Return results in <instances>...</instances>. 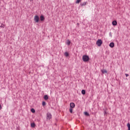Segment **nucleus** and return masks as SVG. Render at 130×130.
Returning a JSON list of instances; mask_svg holds the SVG:
<instances>
[{"label":"nucleus","instance_id":"1","mask_svg":"<svg viewBox=\"0 0 130 130\" xmlns=\"http://www.w3.org/2000/svg\"><path fill=\"white\" fill-rule=\"evenodd\" d=\"M89 56L87 55H84L82 56V60L85 62H87V61H89Z\"/></svg>","mask_w":130,"mask_h":130},{"label":"nucleus","instance_id":"2","mask_svg":"<svg viewBox=\"0 0 130 130\" xmlns=\"http://www.w3.org/2000/svg\"><path fill=\"white\" fill-rule=\"evenodd\" d=\"M102 43H103L102 40L99 39L96 41V45H98V46H100L101 45H102Z\"/></svg>","mask_w":130,"mask_h":130},{"label":"nucleus","instance_id":"3","mask_svg":"<svg viewBox=\"0 0 130 130\" xmlns=\"http://www.w3.org/2000/svg\"><path fill=\"white\" fill-rule=\"evenodd\" d=\"M34 21L36 23H38V22H39V16L36 15L34 17Z\"/></svg>","mask_w":130,"mask_h":130},{"label":"nucleus","instance_id":"4","mask_svg":"<svg viewBox=\"0 0 130 130\" xmlns=\"http://www.w3.org/2000/svg\"><path fill=\"white\" fill-rule=\"evenodd\" d=\"M52 117V115H51V114L50 113H48L47 114V119H50Z\"/></svg>","mask_w":130,"mask_h":130},{"label":"nucleus","instance_id":"5","mask_svg":"<svg viewBox=\"0 0 130 130\" xmlns=\"http://www.w3.org/2000/svg\"><path fill=\"white\" fill-rule=\"evenodd\" d=\"M75 106L76 105H75V103H70V108H75Z\"/></svg>","mask_w":130,"mask_h":130},{"label":"nucleus","instance_id":"6","mask_svg":"<svg viewBox=\"0 0 130 130\" xmlns=\"http://www.w3.org/2000/svg\"><path fill=\"white\" fill-rule=\"evenodd\" d=\"M112 24L113 26H116V25H117V21H116V20H114L112 21Z\"/></svg>","mask_w":130,"mask_h":130},{"label":"nucleus","instance_id":"7","mask_svg":"<svg viewBox=\"0 0 130 130\" xmlns=\"http://www.w3.org/2000/svg\"><path fill=\"white\" fill-rule=\"evenodd\" d=\"M109 46L111 48H113V47H114V43L112 42V43H110Z\"/></svg>","mask_w":130,"mask_h":130},{"label":"nucleus","instance_id":"8","mask_svg":"<svg viewBox=\"0 0 130 130\" xmlns=\"http://www.w3.org/2000/svg\"><path fill=\"white\" fill-rule=\"evenodd\" d=\"M87 4V2H84L83 3L80 4V6H81V7H83L84 6H86Z\"/></svg>","mask_w":130,"mask_h":130},{"label":"nucleus","instance_id":"9","mask_svg":"<svg viewBox=\"0 0 130 130\" xmlns=\"http://www.w3.org/2000/svg\"><path fill=\"white\" fill-rule=\"evenodd\" d=\"M102 74H107V71L105 69H103L102 70Z\"/></svg>","mask_w":130,"mask_h":130},{"label":"nucleus","instance_id":"10","mask_svg":"<svg viewBox=\"0 0 130 130\" xmlns=\"http://www.w3.org/2000/svg\"><path fill=\"white\" fill-rule=\"evenodd\" d=\"M44 99L45 100H48V95H45L44 96Z\"/></svg>","mask_w":130,"mask_h":130},{"label":"nucleus","instance_id":"11","mask_svg":"<svg viewBox=\"0 0 130 130\" xmlns=\"http://www.w3.org/2000/svg\"><path fill=\"white\" fill-rule=\"evenodd\" d=\"M40 20L41 21H43L44 20V16L43 15L40 16Z\"/></svg>","mask_w":130,"mask_h":130},{"label":"nucleus","instance_id":"12","mask_svg":"<svg viewBox=\"0 0 130 130\" xmlns=\"http://www.w3.org/2000/svg\"><path fill=\"white\" fill-rule=\"evenodd\" d=\"M81 93L83 95H85V94H86V91L84 89H83L82 91H81Z\"/></svg>","mask_w":130,"mask_h":130},{"label":"nucleus","instance_id":"13","mask_svg":"<svg viewBox=\"0 0 130 130\" xmlns=\"http://www.w3.org/2000/svg\"><path fill=\"white\" fill-rule=\"evenodd\" d=\"M64 55H65V56H66V57H68V56H69V53L68 52H66L64 53Z\"/></svg>","mask_w":130,"mask_h":130},{"label":"nucleus","instance_id":"14","mask_svg":"<svg viewBox=\"0 0 130 130\" xmlns=\"http://www.w3.org/2000/svg\"><path fill=\"white\" fill-rule=\"evenodd\" d=\"M30 111H31L32 113H35V109H34V108L31 109Z\"/></svg>","mask_w":130,"mask_h":130},{"label":"nucleus","instance_id":"15","mask_svg":"<svg viewBox=\"0 0 130 130\" xmlns=\"http://www.w3.org/2000/svg\"><path fill=\"white\" fill-rule=\"evenodd\" d=\"M69 111L70 113H73V108H70Z\"/></svg>","mask_w":130,"mask_h":130},{"label":"nucleus","instance_id":"16","mask_svg":"<svg viewBox=\"0 0 130 130\" xmlns=\"http://www.w3.org/2000/svg\"><path fill=\"white\" fill-rule=\"evenodd\" d=\"M31 127H35V123H31Z\"/></svg>","mask_w":130,"mask_h":130},{"label":"nucleus","instance_id":"17","mask_svg":"<svg viewBox=\"0 0 130 130\" xmlns=\"http://www.w3.org/2000/svg\"><path fill=\"white\" fill-rule=\"evenodd\" d=\"M127 126L128 127V129L127 130H130V124H129V123H128L127 124Z\"/></svg>","mask_w":130,"mask_h":130},{"label":"nucleus","instance_id":"18","mask_svg":"<svg viewBox=\"0 0 130 130\" xmlns=\"http://www.w3.org/2000/svg\"><path fill=\"white\" fill-rule=\"evenodd\" d=\"M82 0H77L76 1V4H80V3H81Z\"/></svg>","mask_w":130,"mask_h":130},{"label":"nucleus","instance_id":"19","mask_svg":"<svg viewBox=\"0 0 130 130\" xmlns=\"http://www.w3.org/2000/svg\"><path fill=\"white\" fill-rule=\"evenodd\" d=\"M84 114L86 115V116H89V113H88V112H85Z\"/></svg>","mask_w":130,"mask_h":130},{"label":"nucleus","instance_id":"20","mask_svg":"<svg viewBox=\"0 0 130 130\" xmlns=\"http://www.w3.org/2000/svg\"><path fill=\"white\" fill-rule=\"evenodd\" d=\"M42 105L43 106H45V105H46V103L45 102H43Z\"/></svg>","mask_w":130,"mask_h":130},{"label":"nucleus","instance_id":"21","mask_svg":"<svg viewBox=\"0 0 130 130\" xmlns=\"http://www.w3.org/2000/svg\"><path fill=\"white\" fill-rule=\"evenodd\" d=\"M67 44L68 45H70L71 44V41H70V40H68Z\"/></svg>","mask_w":130,"mask_h":130},{"label":"nucleus","instance_id":"22","mask_svg":"<svg viewBox=\"0 0 130 130\" xmlns=\"http://www.w3.org/2000/svg\"><path fill=\"white\" fill-rule=\"evenodd\" d=\"M1 28H5V25L0 26Z\"/></svg>","mask_w":130,"mask_h":130},{"label":"nucleus","instance_id":"23","mask_svg":"<svg viewBox=\"0 0 130 130\" xmlns=\"http://www.w3.org/2000/svg\"><path fill=\"white\" fill-rule=\"evenodd\" d=\"M109 35L111 37H112V35H111V32L109 33Z\"/></svg>","mask_w":130,"mask_h":130},{"label":"nucleus","instance_id":"24","mask_svg":"<svg viewBox=\"0 0 130 130\" xmlns=\"http://www.w3.org/2000/svg\"><path fill=\"white\" fill-rule=\"evenodd\" d=\"M125 76L126 77H128V74H125Z\"/></svg>","mask_w":130,"mask_h":130},{"label":"nucleus","instance_id":"25","mask_svg":"<svg viewBox=\"0 0 130 130\" xmlns=\"http://www.w3.org/2000/svg\"><path fill=\"white\" fill-rule=\"evenodd\" d=\"M107 114V112H106V111H104V114H105H105Z\"/></svg>","mask_w":130,"mask_h":130},{"label":"nucleus","instance_id":"26","mask_svg":"<svg viewBox=\"0 0 130 130\" xmlns=\"http://www.w3.org/2000/svg\"><path fill=\"white\" fill-rule=\"evenodd\" d=\"M2 109V105L0 104V110Z\"/></svg>","mask_w":130,"mask_h":130},{"label":"nucleus","instance_id":"27","mask_svg":"<svg viewBox=\"0 0 130 130\" xmlns=\"http://www.w3.org/2000/svg\"><path fill=\"white\" fill-rule=\"evenodd\" d=\"M77 26H79V25H80V24H79V23H77Z\"/></svg>","mask_w":130,"mask_h":130},{"label":"nucleus","instance_id":"28","mask_svg":"<svg viewBox=\"0 0 130 130\" xmlns=\"http://www.w3.org/2000/svg\"><path fill=\"white\" fill-rule=\"evenodd\" d=\"M30 2H33V0H29Z\"/></svg>","mask_w":130,"mask_h":130}]
</instances>
